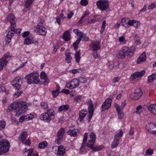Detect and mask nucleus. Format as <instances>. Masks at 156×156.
Instances as JSON below:
<instances>
[{
    "instance_id": "obj_1",
    "label": "nucleus",
    "mask_w": 156,
    "mask_h": 156,
    "mask_svg": "<svg viewBox=\"0 0 156 156\" xmlns=\"http://www.w3.org/2000/svg\"><path fill=\"white\" fill-rule=\"evenodd\" d=\"M39 75L38 73L34 72L27 75L25 79L27 80V82L29 84H37L39 83Z\"/></svg>"
},
{
    "instance_id": "obj_2",
    "label": "nucleus",
    "mask_w": 156,
    "mask_h": 156,
    "mask_svg": "<svg viewBox=\"0 0 156 156\" xmlns=\"http://www.w3.org/2000/svg\"><path fill=\"white\" fill-rule=\"evenodd\" d=\"M55 112L52 109H49L47 112L41 114L40 119L46 122H49L50 121L54 119Z\"/></svg>"
},
{
    "instance_id": "obj_3",
    "label": "nucleus",
    "mask_w": 156,
    "mask_h": 156,
    "mask_svg": "<svg viewBox=\"0 0 156 156\" xmlns=\"http://www.w3.org/2000/svg\"><path fill=\"white\" fill-rule=\"evenodd\" d=\"M135 48L132 46L129 48L127 46H124L122 48V50L120 51L119 53V58H124L126 56H131L133 54V52L135 51Z\"/></svg>"
},
{
    "instance_id": "obj_4",
    "label": "nucleus",
    "mask_w": 156,
    "mask_h": 156,
    "mask_svg": "<svg viewBox=\"0 0 156 156\" xmlns=\"http://www.w3.org/2000/svg\"><path fill=\"white\" fill-rule=\"evenodd\" d=\"M16 113L15 115L18 116L21 114L23 113L27 110V103L25 102L19 101L16 102Z\"/></svg>"
},
{
    "instance_id": "obj_5",
    "label": "nucleus",
    "mask_w": 156,
    "mask_h": 156,
    "mask_svg": "<svg viewBox=\"0 0 156 156\" xmlns=\"http://www.w3.org/2000/svg\"><path fill=\"white\" fill-rule=\"evenodd\" d=\"M10 144L6 140H0V150L5 153L7 152L9 149Z\"/></svg>"
},
{
    "instance_id": "obj_6",
    "label": "nucleus",
    "mask_w": 156,
    "mask_h": 156,
    "mask_svg": "<svg viewBox=\"0 0 156 156\" xmlns=\"http://www.w3.org/2000/svg\"><path fill=\"white\" fill-rule=\"evenodd\" d=\"M98 8L101 11L106 10L108 8V2L106 0H99L96 2Z\"/></svg>"
},
{
    "instance_id": "obj_7",
    "label": "nucleus",
    "mask_w": 156,
    "mask_h": 156,
    "mask_svg": "<svg viewBox=\"0 0 156 156\" xmlns=\"http://www.w3.org/2000/svg\"><path fill=\"white\" fill-rule=\"evenodd\" d=\"M15 26H14L13 28L11 27V30L9 31L7 34H6L7 38L10 40H11L12 38L14 35V33H15L19 35L20 34L21 30V29H15Z\"/></svg>"
},
{
    "instance_id": "obj_8",
    "label": "nucleus",
    "mask_w": 156,
    "mask_h": 156,
    "mask_svg": "<svg viewBox=\"0 0 156 156\" xmlns=\"http://www.w3.org/2000/svg\"><path fill=\"white\" fill-rule=\"evenodd\" d=\"M112 100L109 98H107L103 103L101 108V111H104L108 109L111 107Z\"/></svg>"
},
{
    "instance_id": "obj_9",
    "label": "nucleus",
    "mask_w": 156,
    "mask_h": 156,
    "mask_svg": "<svg viewBox=\"0 0 156 156\" xmlns=\"http://www.w3.org/2000/svg\"><path fill=\"white\" fill-rule=\"evenodd\" d=\"M34 31L38 33L40 35L44 36L46 34V29L43 26L37 25L34 27Z\"/></svg>"
},
{
    "instance_id": "obj_10",
    "label": "nucleus",
    "mask_w": 156,
    "mask_h": 156,
    "mask_svg": "<svg viewBox=\"0 0 156 156\" xmlns=\"http://www.w3.org/2000/svg\"><path fill=\"white\" fill-rule=\"evenodd\" d=\"M65 133V130L63 128H61L58 131L57 134V139L55 141L56 143H57L58 144H60V142L62 140Z\"/></svg>"
},
{
    "instance_id": "obj_11",
    "label": "nucleus",
    "mask_w": 156,
    "mask_h": 156,
    "mask_svg": "<svg viewBox=\"0 0 156 156\" xmlns=\"http://www.w3.org/2000/svg\"><path fill=\"white\" fill-rule=\"evenodd\" d=\"M147 130L150 133L156 134V125L153 123H148L146 126Z\"/></svg>"
},
{
    "instance_id": "obj_12",
    "label": "nucleus",
    "mask_w": 156,
    "mask_h": 156,
    "mask_svg": "<svg viewBox=\"0 0 156 156\" xmlns=\"http://www.w3.org/2000/svg\"><path fill=\"white\" fill-rule=\"evenodd\" d=\"M7 20L11 24V27L13 28L16 26L15 19L14 15L12 13L9 14L7 17Z\"/></svg>"
},
{
    "instance_id": "obj_13",
    "label": "nucleus",
    "mask_w": 156,
    "mask_h": 156,
    "mask_svg": "<svg viewBox=\"0 0 156 156\" xmlns=\"http://www.w3.org/2000/svg\"><path fill=\"white\" fill-rule=\"evenodd\" d=\"M91 45L93 51H98L100 47V42L99 41H92L90 45Z\"/></svg>"
},
{
    "instance_id": "obj_14",
    "label": "nucleus",
    "mask_w": 156,
    "mask_h": 156,
    "mask_svg": "<svg viewBox=\"0 0 156 156\" xmlns=\"http://www.w3.org/2000/svg\"><path fill=\"white\" fill-rule=\"evenodd\" d=\"M79 117L77 120V123L79 125L82 124V122L84 121V118L86 115V113L82 112L80 111L79 113Z\"/></svg>"
},
{
    "instance_id": "obj_15",
    "label": "nucleus",
    "mask_w": 156,
    "mask_h": 156,
    "mask_svg": "<svg viewBox=\"0 0 156 156\" xmlns=\"http://www.w3.org/2000/svg\"><path fill=\"white\" fill-rule=\"evenodd\" d=\"M146 59V53L145 52L141 54L140 57L137 59V64H140L145 61Z\"/></svg>"
},
{
    "instance_id": "obj_16",
    "label": "nucleus",
    "mask_w": 156,
    "mask_h": 156,
    "mask_svg": "<svg viewBox=\"0 0 156 156\" xmlns=\"http://www.w3.org/2000/svg\"><path fill=\"white\" fill-rule=\"evenodd\" d=\"M65 149L62 145L59 146L58 147L57 154V155L62 156L65 154Z\"/></svg>"
},
{
    "instance_id": "obj_17",
    "label": "nucleus",
    "mask_w": 156,
    "mask_h": 156,
    "mask_svg": "<svg viewBox=\"0 0 156 156\" xmlns=\"http://www.w3.org/2000/svg\"><path fill=\"white\" fill-rule=\"evenodd\" d=\"M119 138L117 135H115L114 141L111 145V148H114L116 147L119 144Z\"/></svg>"
},
{
    "instance_id": "obj_18",
    "label": "nucleus",
    "mask_w": 156,
    "mask_h": 156,
    "mask_svg": "<svg viewBox=\"0 0 156 156\" xmlns=\"http://www.w3.org/2000/svg\"><path fill=\"white\" fill-rule=\"evenodd\" d=\"M69 50H67L65 52V55L66 56V61L68 63H69L71 62L72 57L70 55L72 53L71 52H69Z\"/></svg>"
},
{
    "instance_id": "obj_19",
    "label": "nucleus",
    "mask_w": 156,
    "mask_h": 156,
    "mask_svg": "<svg viewBox=\"0 0 156 156\" xmlns=\"http://www.w3.org/2000/svg\"><path fill=\"white\" fill-rule=\"evenodd\" d=\"M27 136V132H24L21 133L19 136V138L23 143H24L25 141L26 140Z\"/></svg>"
},
{
    "instance_id": "obj_20",
    "label": "nucleus",
    "mask_w": 156,
    "mask_h": 156,
    "mask_svg": "<svg viewBox=\"0 0 156 156\" xmlns=\"http://www.w3.org/2000/svg\"><path fill=\"white\" fill-rule=\"evenodd\" d=\"M8 62V60L4 58H0V70H2L4 66H6Z\"/></svg>"
},
{
    "instance_id": "obj_21",
    "label": "nucleus",
    "mask_w": 156,
    "mask_h": 156,
    "mask_svg": "<svg viewBox=\"0 0 156 156\" xmlns=\"http://www.w3.org/2000/svg\"><path fill=\"white\" fill-rule=\"evenodd\" d=\"M16 102H14L12 103L11 105L9 106L8 109H7V112H10L13 110H14L15 112L16 113Z\"/></svg>"
},
{
    "instance_id": "obj_22",
    "label": "nucleus",
    "mask_w": 156,
    "mask_h": 156,
    "mask_svg": "<svg viewBox=\"0 0 156 156\" xmlns=\"http://www.w3.org/2000/svg\"><path fill=\"white\" fill-rule=\"evenodd\" d=\"M62 38L63 40L66 41L70 39V34L68 30L66 31L64 33Z\"/></svg>"
},
{
    "instance_id": "obj_23",
    "label": "nucleus",
    "mask_w": 156,
    "mask_h": 156,
    "mask_svg": "<svg viewBox=\"0 0 156 156\" xmlns=\"http://www.w3.org/2000/svg\"><path fill=\"white\" fill-rule=\"evenodd\" d=\"M148 109L152 113L156 115V104L150 105L148 107Z\"/></svg>"
},
{
    "instance_id": "obj_24",
    "label": "nucleus",
    "mask_w": 156,
    "mask_h": 156,
    "mask_svg": "<svg viewBox=\"0 0 156 156\" xmlns=\"http://www.w3.org/2000/svg\"><path fill=\"white\" fill-rule=\"evenodd\" d=\"M70 83H72L73 86L74 88H76L80 85L79 79H73L70 81Z\"/></svg>"
},
{
    "instance_id": "obj_25",
    "label": "nucleus",
    "mask_w": 156,
    "mask_h": 156,
    "mask_svg": "<svg viewBox=\"0 0 156 156\" xmlns=\"http://www.w3.org/2000/svg\"><path fill=\"white\" fill-rule=\"evenodd\" d=\"M78 132V130L76 129H73L69 130L67 132V133L71 136H75L77 135V133Z\"/></svg>"
},
{
    "instance_id": "obj_26",
    "label": "nucleus",
    "mask_w": 156,
    "mask_h": 156,
    "mask_svg": "<svg viewBox=\"0 0 156 156\" xmlns=\"http://www.w3.org/2000/svg\"><path fill=\"white\" fill-rule=\"evenodd\" d=\"M80 36L78 39H80V41L83 38L82 41H87L89 40V37L86 36L84 34H83L82 32H80Z\"/></svg>"
},
{
    "instance_id": "obj_27",
    "label": "nucleus",
    "mask_w": 156,
    "mask_h": 156,
    "mask_svg": "<svg viewBox=\"0 0 156 156\" xmlns=\"http://www.w3.org/2000/svg\"><path fill=\"white\" fill-rule=\"evenodd\" d=\"M80 52V50H79L78 51H76L75 54V58L76 61L78 63L79 62L81 58Z\"/></svg>"
},
{
    "instance_id": "obj_28",
    "label": "nucleus",
    "mask_w": 156,
    "mask_h": 156,
    "mask_svg": "<svg viewBox=\"0 0 156 156\" xmlns=\"http://www.w3.org/2000/svg\"><path fill=\"white\" fill-rule=\"evenodd\" d=\"M156 78V74L154 73L148 77L147 80L149 82H152Z\"/></svg>"
},
{
    "instance_id": "obj_29",
    "label": "nucleus",
    "mask_w": 156,
    "mask_h": 156,
    "mask_svg": "<svg viewBox=\"0 0 156 156\" xmlns=\"http://www.w3.org/2000/svg\"><path fill=\"white\" fill-rule=\"evenodd\" d=\"M69 105H62L60 106L58 108V110L60 111H67L69 108Z\"/></svg>"
},
{
    "instance_id": "obj_30",
    "label": "nucleus",
    "mask_w": 156,
    "mask_h": 156,
    "mask_svg": "<svg viewBox=\"0 0 156 156\" xmlns=\"http://www.w3.org/2000/svg\"><path fill=\"white\" fill-rule=\"evenodd\" d=\"M95 141H92V140H90L88 141L86 144V146L90 148L92 150V148H94V147L93 146Z\"/></svg>"
},
{
    "instance_id": "obj_31",
    "label": "nucleus",
    "mask_w": 156,
    "mask_h": 156,
    "mask_svg": "<svg viewBox=\"0 0 156 156\" xmlns=\"http://www.w3.org/2000/svg\"><path fill=\"white\" fill-rule=\"evenodd\" d=\"M128 19H126V18L122 19L120 22V24L122 26L126 27V25L128 26L127 25L128 23Z\"/></svg>"
},
{
    "instance_id": "obj_32",
    "label": "nucleus",
    "mask_w": 156,
    "mask_h": 156,
    "mask_svg": "<svg viewBox=\"0 0 156 156\" xmlns=\"http://www.w3.org/2000/svg\"><path fill=\"white\" fill-rule=\"evenodd\" d=\"M48 145V143L46 141L41 142L39 144L38 148L40 149L44 148Z\"/></svg>"
},
{
    "instance_id": "obj_33",
    "label": "nucleus",
    "mask_w": 156,
    "mask_h": 156,
    "mask_svg": "<svg viewBox=\"0 0 156 156\" xmlns=\"http://www.w3.org/2000/svg\"><path fill=\"white\" fill-rule=\"evenodd\" d=\"M143 94V93L141 89L140 88H137V100L140 98Z\"/></svg>"
},
{
    "instance_id": "obj_34",
    "label": "nucleus",
    "mask_w": 156,
    "mask_h": 156,
    "mask_svg": "<svg viewBox=\"0 0 156 156\" xmlns=\"http://www.w3.org/2000/svg\"><path fill=\"white\" fill-rule=\"evenodd\" d=\"M88 136V133H84V137H83V143L82 144V148L83 147H84V146H85L86 142H87V138Z\"/></svg>"
},
{
    "instance_id": "obj_35",
    "label": "nucleus",
    "mask_w": 156,
    "mask_h": 156,
    "mask_svg": "<svg viewBox=\"0 0 156 156\" xmlns=\"http://www.w3.org/2000/svg\"><path fill=\"white\" fill-rule=\"evenodd\" d=\"M33 150L32 148L29 149L27 156H38V153H33Z\"/></svg>"
},
{
    "instance_id": "obj_36",
    "label": "nucleus",
    "mask_w": 156,
    "mask_h": 156,
    "mask_svg": "<svg viewBox=\"0 0 156 156\" xmlns=\"http://www.w3.org/2000/svg\"><path fill=\"white\" fill-rule=\"evenodd\" d=\"M80 39H77L73 44V47L74 50L76 51L78 48V44L80 43Z\"/></svg>"
},
{
    "instance_id": "obj_37",
    "label": "nucleus",
    "mask_w": 156,
    "mask_h": 156,
    "mask_svg": "<svg viewBox=\"0 0 156 156\" xmlns=\"http://www.w3.org/2000/svg\"><path fill=\"white\" fill-rule=\"evenodd\" d=\"M6 126L5 122L4 120H0V130L5 128Z\"/></svg>"
},
{
    "instance_id": "obj_38",
    "label": "nucleus",
    "mask_w": 156,
    "mask_h": 156,
    "mask_svg": "<svg viewBox=\"0 0 156 156\" xmlns=\"http://www.w3.org/2000/svg\"><path fill=\"white\" fill-rule=\"evenodd\" d=\"M40 106L42 108L45 109H47L48 108V104L44 102L40 103Z\"/></svg>"
},
{
    "instance_id": "obj_39",
    "label": "nucleus",
    "mask_w": 156,
    "mask_h": 156,
    "mask_svg": "<svg viewBox=\"0 0 156 156\" xmlns=\"http://www.w3.org/2000/svg\"><path fill=\"white\" fill-rule=\"evenodd\" d=\"M78 79L80 83H85L87 81V79L86 78L82 77V76L80 77Z\"/></svg>"
},
{
    "instance_id": "obj_40",
    "label": "nucleus",
    "mask_w": 156,
    "mask_h": 156,
    "mask_svg": "<svg viewBox=\"0 0 156 156\" xmlns=\"http://www.w3.org/2000/svg\"><path fill=\"white\" fill-rule=\"evenodd\" d=\"M103 148V146H96L92 148V150L94 151H98L101 150Z\"/></svg>"
},
{
    "instance_id": "obj_41",
    "label": "nucleus",
    "mask_w": 156,
    "mask_h": 156,
    "mask_svg": "<svg viewBox=\"0 0 156 156\" xmlns=\"http://www.w3.org/2000/svg\"><path fill=\"white\" fill-rule=\"evenodd\" d=\"M119 41L121 44H125L126 42V41L124 37L123 36H121L119 37Z\"/></svg>"
},
{
    "instance_id": "obj_42",
    "label": "nucleus",
    "mask_w": 156,
    "mask_h": 156,
    "mask_svg": "<svg viewBox=\"0 0 156 156\" xmlns=\"http://www.w3.org/2000/svg\"><path fill=\"white\" fill-rule=\"evenodd\" d=\"M89 15V13L86 12L85 14H84L83 16H82L81 19L80 20H79V22L80 23H82L83 22V19L85 18L86 17L88 16Z\"/></svg>"
},
{
    "instance_id": "obj_43",
    "label": "nucleus",
    "mask_w": 156,
    "mask_h": 156,
    "mask_svg": "<svg viewBox=\"0 0 156 156\" xmlns=\"http://www.w3.org/2000/svg\"><path fill=\"white\" fill-rule=\"evenodd\" d=\"M90 140H92V141H95L96 140V135L94 133H91L90 135Z\"/></svg>"
},
{
    "instance_id": "obj_44",
    "label": "nucleus",
    "mask_w": 156,
    "mask_h": 156,
    "mask_svg": "<svg viewBox=\"0 0 156 156\" xmlns=\"http://www.w3.org/2000/svg\"><path fill=\"white\" fill-rule=\"evenodd\" d=\"M154 150L153 149H148L146 152L145 154L147 155H149L152 154L153 153Z\"/></svg>"
},
{
    "instance_id": "obj_45",
    "label": "nucleus",
    "mask_w": 156,
    "mask_h": 156,
    "mask_svg": "<svg viewBox=\"0 0 156 156\" xmlns=\"http://www.w3.org/2000/svg\"><path fill=\"white\" fill-rule=\"evenodd\" d=\"M136 78V72H135L134 73L131 75L130 77V80L131 81H133Z\"/></svg>"
},
{
    "instance_id": "obj_46",
    "label": "nucleus",
    "mask_w": 156,
    "mask_h": 156,
    "mask_svg": "<svg viewBox=\"0 0 156 156\" xmlns=\"http://www.w3.org/2000/svg\"><path fill=\"white\" fill-rule=\"evenodd\" d=\"M12 57V55L9 52H7L4 54L3 57L2 58H4L6 60H7V58H10Z\"/></svg>"
},
{
    "instance_id": "obj_47",
    "label": "nucleus",
    "mask_w": 156,
    "mask_h": 156,
    "mask_svg": "<svg viewBox=\"0 0 156 156\" xmlns=\"http://www.w3.org/2000/svg\"><path fill=\"white\" fill-rule=\"evenodd\" d=\"M47 78L46 74L44 72L42 71L40 74V78L41 79H43Z\"/></svg>"
},
{
    "instance_id": "obj_48",
    "label": "nucleus",
    "mask_w": 156,
    "mask_h": 156,
    "mask_svg": "<svg viewBox=\"0 0 156 156\" xmlns=\"http://www.w3.org/2000/svg\"><path fill=\"white\" fill-rule=\"evenodd\" d=\"M25 116L26 121H28L31 120L34 118V115L31 114L27 115Z\"/></svg>"
},
{
    "instance_id": "obj_49",
    "label": "nucleus",
    "mask_w": 156,
    "mask_h": 156,
    "mask_svg": "<svg viewBox=\"0 0 156 156\" xmlns=\"http://www.w3.org/2000/svg\"><path fill=\"white\" fill-rule=\"evenodd\" d=\"M145 71L144 70L141 71V72H137V78L143 76L145 74Z\"/></svg>"
},
{
    "instance_id": "obj_50",
    "label": "nucleus",
    "mask_w": 156,
    "mask_h": 156,
    "mask_svg": "<svg viewBox=\"0 0 156 156\" xmlns=\"http://www.w3.org/2000/svg\"><path fill=\"white\" fill-rule=\"evenodd\" d=\"M88 113H93L94 105H88Z\"/></svg>"
},
{
    "instance_id": "obj_51",
    "label": "nucleus",
    "mask_w": 156,
    "mask_h": 156,
    "mask_svg": "<svg viewBox=\"0 0 156 156\" xmlns=\"http://www.w3.org/2000/svg\"><path fill=\"white\" fill-rule=\"evenodd\" d=\"M32 40L31 39L27 38L25 39L24 44H29L31 43Z\"/></svg>"
},
{
    "instance_id": "obj_52",
    "label": "nucleus",
    "mask_w": 156,
    "mask_h": 156,
    "mask_svg": "<svg viewBox=\"0 0 156 156\" xmlns=\"http://www.w3.org/2000/svg\"><path fill=\"white\" fill-rule=\"evenodd\" d=\"M118 114V117L119 119H122L124 116L123 113L121 111L119 112H117Z\"/></svg>"
},
{
    "instance_id": "obj_53",
    "label": "nucleus",
    "mask_w": 156,
    "mask_h": 156,
    "mask_svg": "<svg viewBox=\"0 0 156 156\" xmlns=\"http://www.w3.org/2000/svg\"><path fill=\"white\" fill-rule=\"evenodd\" d=\"M148 9H154L156 8V3H152L148 6Z\"/></svg>"
},
{
    "instance_id": "obj_54",
    "label": "nucleus",
    "mask_w": 156,
    "mask_h": 156,
    "mask_svg": "<svg viewBox=\"0 0 156 156\" xmlns=\"http://www.w3.org/2000/svg\"><path fill=\"white\" fill-rule=\"evenodd\" d=\"M143 112L142 106L139 105L137 106V114H141Z\"/></svg>"
},
{
    "instance_id": "obj_55",
    "label": "nucleus",
    "mask_w": 156,
    "mask_h": 156,
    "mask_svg": "<svg viewBox=\"0 0 156 156\" xmlns=\"http://www.w3.org/2000/svg\"><path fill=\"white\" fill-rule=\"evenodd\" d=\"M80 3L82 6H86L88 4V2L87 0H81Z\"/></svg>"
},
{
    "instance_id": "obj_56",
    "label": "nucleus",
    "mask_w": 156,
    "mask_h": 156,
    "mask_svg": "<svg viewBox=\"0 0 156 156\" xmlns=\"http://www.w3.org/2000/svg\"><path fill=\"white\" fill-rule=\"evenodd\" d=\"M136 21L135 20H129L128 19V22L127 24L129 25V26H132L133 25V23H136Z\"/></svg>"
},
{
    "instance_id": "obj_57",
    "label": "nucleus",
    "mask_w": 156,
    "mask_h": 156,
    "mask_svg": "<svg viewBox=\"0 0 156 156\" xmlns=\"http://www.w3.org/2000/svg\"><path fill=\"white\" fill-rule=\"evenodd\" d=\"M66 87L68 88L71 89L74 88L72 83H70V81L66 83Z\"/></svg>"
},
{
    "instance_id": "obj_58",
    "label": "nucleus",
    "mask_w": 156,
    "mask_h": 156,
    "mask_svg": "<svg viewBox=\"0 0 156 156\" xmlns=\"http://www.w3.org/2000/svg\"><path fill=\"white\" fill-rule=\"evenodd\" d=\"M114 107L116 108L117 112H119V111H121L122 110L121 108V107L118 104L116 103H115L114 105Z\"/></svg>"
},
{
    "instance_id": "obj_59",
    "label": "nucleus",
    "mask_w": 156,
    "mask_h": 156,
    "mask_svg": "<svg viewBox=\"0 0 156 156\" xmlns=\"http://www.w3.org/2000/svg\"><path fill=\"white\" fill-rule=\"evenodd\" d=\"M73 31L74 33L76 34L77 36H80V32H82L80 31H79V29H74L73 30Z\"/></svg>"
},
{
    "instance_id": "obj_60",
    "label": "nucleus",
    "mask_w": 156,
    "mask_h": 156,
    "mask_svg": "<svg viewBox=\"0 0 156 156\" xmlns=\"http://www.w3.org/2000/svg\"><path fill=\"white\" fill-rule=\"evenodd\" d=\"M22 93L23 92L22 91L20 92L17 91L14 94V95L15 98H17L21 95Z\"/></svg>"
},
{
    "instance_id": "obj_61",
    "label": "nucleus",
    "mask_w": 156,
    "mask_h": 156,
    "mask_svg": "<svg viewBox=\"0 0 156 156\" xmlns=\"http://www.w3.org/2000/svg\"><path fill=\"white\" fill-rule=\"evenodd\" d=\"M80 71H81V69H74L72 70L71 71V72L74 74H75L76 73L80 72Z\"/></svg>"
},
{
    "instance_id": "obj_62",
    "label": "nucleus",
    "mask_w": 156,
    "mask_h": 156,
    "mask_svg": "<svg viewBox=\"0 0 156 156\" xmlns=\"http://www.w3.org/2000/svg\"><path fill=\"white\" fill-rule=\"evenodd\" d=\"M85 146H84V147L82 148V146L80 148V153L81 154H84L86 153V151L85 150Z\"/></svg>"
},
{
    "instance_id": "obj_63",
    "label": "nucleus",
    "mask_w": 156,
    "mask_h": 156,
    "mask_svg": "<svg viewBox=\"0 0 156 156\" xmlns=\"http://www.w3.org/2000/svg\"><path fill=\"white\" fill-rule=\"evenodd\" d=\"M75 100L76 102H80L81 101V96H76L75 98Z\"/></svg>"
},
{
    "instance_id": "obj_64",
    "label": "nucleus",
    "mask_w": 156,
    "mask_h": 156,
    "mask_svg": "<svg viewBox=\"0 0 156 156\" xmlns=\"http://www.w3.org/2000/svg\"><path fill=\"white\" fill-rule=\"evenodd\" d=\"M92 54L93 56V57L95 58H96L99 57V56L98 55L97 51H93L92 52Z\"/></svg>"
}]
</instances>
